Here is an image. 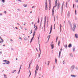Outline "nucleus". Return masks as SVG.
<instances>
[{
  "instance_id": "f257e3e1",
  "label": "nucleus",
  "mask_w": 78,
  "mask_h": 78,
  "mask_svg": "<svg viewBox=\"0 0 78 78\" xmlns=\"http://www.w3.org/2000/svg\"><path fill=\"white\" fill-rule=\"evenodd\" d=\"M57 6V0H55V6H54L53 7V9L52 10V15H53V14H54V8H56V6Z\"/></svg>"
},
{
  "instance_id": "f03ea898",
  "label": "nucleus",
  "mask_w": 78,
  "mask_h": 78,
  "mask_svg": "<svg viewBox=\"0 0 78 78\" xmlns=\"http://www.w3.org/2000/svg\"><path fill=\"white\" fill-rule=\"evenodd\" d=\"M73 25L74 27L73 28V30L74 31H75V29L76 27V24H75V23H73Z\"/></svg>"
},
{
  "instance_id": "7ed1b4c3",
  "label": "nucleus",
  "mask_w": 78,
  "mask_h": 78,
  "mask_svg": "<svg viewBox=\"0 0 78 78\" xmlns=\"http://www.w3.org/2000/svg\"><path fill=\"white\" fill-rule=\"evenodd\" d=\"M34 28H35V29L34 30L35 31H37V29H38V28H37V26H35V25H34Z\"/></svg>"
},
{
  "instance_id": "20e7f679",
  "label": "nucleus",
  "mask_w": 78,
  "mask_h": 78,
  "mask_svg": "<svg viewBox=\"0 0 78 78\" xmlns=\"http://www.w3.org/2000/svg\"><path fill=\"white\" fill-rule=\"evenodd\" d=\"M45 9L46 10H47V9H48V7H47V2H45Z\"/></svg>"
},
{
  "instance_id": "39448f33",
  "label": "nucleus",
  "mask_w": 78,
  "mask_h": 78,
  "mask_svg": "<svg viewBox=\"0 0 78 78\" xmlns=\"http://www.w3.org/2000/svg\"><path fill=\"white\" fill-rule=\"evenodd\" d=\"M60 5V4L59 2H58L57 4V8L58 9H59V6Z\"/></svg>"
},
{
  "instance_id": "423d86ee",
  "label": "nucleus",
  "mask_w": 78,
  "mask_h": 78,
  "mask_svg": "<svg viewBox=\"0 0 78 78\" xmlns=\"http://www.w3.org/2000/svg\"><path fill=\"white\" fill-rule=\"evenodd\" d=\"M61 51L59 52L58 58H60V56H61Z\"/></svg>"
},
{
  "instance_id": "0eeeda50",
  "label": "nucleus",
  "mask_w": 78,
  "mask_h": 78,
  "mask_svg": "<svg viewBox=\"0 0 78 78\" xmlns=\"http://www.w3.org/2000/svg\"><path fill=\"white\" fill-rule=\"evenodd\" d=\"M38 69H39V66H38V65H37L36 67V70H37V71Z\"/></svg>"
},
{
  "instance_id": "6e6552de",
  "label": "nucleus",
  "mask_w": 78,
  "mask_h": 78,
  "mask_svg": "<svg viewBox=\"0 0 78 78\" xmlns=\"http://www.w3.org/2000/svg\"><path fill=\"white\" fill-rule=\"evenodd\" d=\"M39 51H40V54H39V55L38 57L40 58V55H41V49H40V48H39Z\"/></svg>"
},
{
  "instance_id": "1a4fd4ad",
  "label": "nucleus",
  "mask_w": 78,
  "mask_h": 78,
  "mask_svg": "<svg viewBox=\"0 0 78 78\" xmlns=\"http://www.w3.org/2000/svg\"><path fill=\"white\" fill-rule=\"evenodd\" d=\"M47 20L46 19V17H44V27H45V22H46V21Z\"/></svg>"
},
{
  "instance_id": "9d476101",
  "label": "nucleus",
  "mask_w": 78,
  "mask_h": 78,
  "mask_svg": "<svg viewBox=\"0 0 78 78\" xmlns=\"http://www.w3.org/2000/svg\"><path fill=\"white\" fill-rule=\"evenodd\" d=\"M51 30H52V25H51V29H50V31L49 34H51Z\"/></svg>"
},
{
  "instance_id": "9b49d317",
  "label": "nucleus",
  "mask_w": 78,
  "mask_h": 78,
  "mask_svg": "<svg viewBox=\"0 0 78 78\" xmlns=\"http://www.w3.org/2000/svg\"><path fill=\"white\" fill-rule=\"evenodd\" d=\"M75 37L76 38H78V34H75Z\"/></svg>"
},
{
  "instance_id": "f8f14e48",
  "label": "nucleus",
  "mask_w": 78,
  "mask_h": 78,
  "mask_svg": "<svg viewBox=\"0 0 78 78\" xmlns=\"http://www.w3.org/2000/svg\"><path fill=\"white\" fill-rule=\"evenodd\" d=\"M71 76L72 77H76V76L73 75H71Z\"/></svg>"
},
{
  "instance_id": "ddd939ff",
  "label": "nucleus",
  "mask_w": 78,
  "mask_h": 78,
  "mask_svg": "<svg viewBox=\"0 0 78 78\" xmlns=\"http://www.w3.org/2000/svg\"><path fill=\"white\" fill-rule=\"evenodd\" d=\"M51 48L52 49H53V48H54V45L52 44L51 45Z\"/></svg>"
},
{
  "instance_id": "4468645a",
  "label": "nucleus",
  "mask_w": 78,
  "mask_h": 78,
  "mask_svg": "<svg viewBox=\"0 0 78 78\" xmlns=\"http://www.w3.org/2000/svg\"><path fill=\"white\" fill-rule=\"evenodd\" d=\"M36 31H35V30H34V32L33 33V35L34 36V35H35V34L36 33Z\"/></svg>"
},
{
  "instance_id": "2eb2a0df",
  "label": "nucleus",
  "mask_w": 78,
  "mask_h": 78,
  "mask_svg": "<svg viewBox=\"0 0 78 78\" xmlns=\"http://www.w3.org/2000/svg\"><path fill=\"white\" fill-rule=\"evenodd\" d=\"M6 64H10V62H9V61H7L6 63Z\"/></svg>"
},
{
  "instance_id": "dca6fc26",
  "label": "nucleus",
  "mask_w": 78,
  "mask_h": 78,
  "mask_svg": "<svg viewBox=\"0 0 78 78\" xmlns=\"http://www.w3.org/2000/svg\"><path fill=\"white\" fill-rule=\"evenodd\" d=\"M3 42V39L2 38H0V42Z\"/></svg>"
},
{
  "instance_id": "f3484780",
  "label": "nucleus",
  "mask_w": 78,
  "mask_h": 78,
  "mask_svg": "<svg viewBox=\"0 0 78 78\" xmlns=\"http://www.w3.org/2000/svg\"><path fill=\"white\" fill-rule=\"evenodd\" d=\"M27 4H24L23 5V6L24 7H27Z\"/></svg>"
},
{
  "instance_id": "a211bd4d",
  "label": "nucleus",
  "mask_w": 78,
  "mask_h": 78,
  "mask_svg": "<svg viewBox=\"0 0 78 78\" xmlns=\"http://www.w3.org/2000/svg\"><path fill=\"white\" fill-rule=\"evenodd\" d=\"M71 47H72V44H69V47L70 48Z\"/></svg>"
},
{
  "instance_id": "6ab92c4d",
  "label": "nucleus",
  "mask_w": 78,
  "mask_h": 78,
  "mask_svg": "<svg viewBox=\"0 0 78 78\" xmlns=\"http://www.w3.org/2000/svg\"><path fill=\"white\" fill-rule=\"evenodd\" d=\"M61 27H62V26L61 24H60V30H61Z\"/></svg>"
},
{
  "instance_id": "aec40b11",
  "label": "nucleus",
  "mask_w": 78,
  "mask_h": 78,
  "mask_svg": "<svg viewBox=\"0 0 78 78\" xmlns=\"http://www.w3.org/2000/svg\"><path fill=\"white\" fill-rule=\"evenodd\" d=\"M1 1L2 3H5V0H1Z\"/></svg>"
},
{
  "instance_id": "412c9836",
  "label": "nucleus",
  "mask_w": 78,
  "mask_h": 78,
  "mask_svg": "<svg viewBox=\"0 0 78 78\" xmlns=\"http://www.w3.org/2000/svg\"><path fill=\"white\" fill-rule=\"evenodd\" d=\"M71 68L72 69H73L75 68V66H72L71 67Z\"/></svg>"
},
{
  "instance_id": "4be33fe9",
  "label": "nucleus",
  "mask_w": 78,
  "mask_h": 78,
  "mask_svg": "<svg viewBox=\"0 0 78 78\" xmlns=\"http://www.w3.org/2000/svg\"><path fill=\"white\" fill-rule=\"evenodd\" d=\"M29 33L30 34H31L32 33V30H31L30 31V32Z\"/></svg>"
},
{
  "instance_id": "5701e85b",
  "label": "nucleus",
  "mask_w": 78,
  "mask_h": 78,
  "mask_svg": "<svg viewBox=\"0 0 78 78\" xmlns=\"http://www.w3.org/2000/svg\"><path fill=\"white\" fill-rule=\"evenodd\" d=\"M69 55L70 56H71V57H73V55L72 54H70Z\"/></svg>"
},
{
  "instance_id": "b1692460",
  "label": "nucleus",
  "mask_w": 78,
  "mask_h": 78,
  "mask_svg": "<svg viewBox=\"0 0 78 78\" xmlns=\"http://www.w3.org/2000/svg\"><path fill=\"white\" fill-rule=\"evenodd\" d=\"M37 70H35V77H36V74H37Z\"/></svg>"
},
{
  "instance_id": "393cba45",
  "label": "nucleus",
  "mask_w": 78,
  "mask_h": 78,
  "mask_svg": "<svg viewBox=\"0 0 78 78\" xmlns=\"http://www.w3.org/2000/svg\"><path fill=\"white\" fill-rule=\"evenodd\" d=\"M24 41H27V37H25L24 38Z\"/></svg>"
},
{
  "instance_id": "a878e982",
  "label": "nucleus",
  "mask_w": 78,
  "mask_h": 78,
  "mask_svg": "<svg viewBox=\"0 0 78 78\" xmlns=\"http://www.w3.org/2000/svg\"><path fill=\"white\" fill-rule=\"evenodd\" d=\"M64 5V4H62V8L63 7V5Z\"/></svg>"
},
{
  "instance_id": "bb28decb",
  "label": "nucleus",
  "mask_w": 78,
  "mask_h": 78,
  "mask_svg": "<svg viewBox=\"0 0 78 78\" xmlns=\"http://www.w3.org/2000/svg\"><path fill=\"white\" fill-rule=\"evenodd\" d=\"M58 37H57L56 39V42H57V41H58Z\"/></svg>"
},
{
  "instance_id": "cd10ccee",
  "label": "nucleus",
  "mask_w": 78,
  "mask_h": 78,
  "mask_svg": "<svg viewBox=\"0 0 78 78\" xmlns=\"http://www.w3.org/2000/svg\"><path fill=\"white\" fill-rule=\"evenodd\" d=\"M23 25L25 26L26 24V23L25 22L23 23Z\"/></svg>"
},
{
  "instance_id": "c85d7f7f",
  "label": "nucleus",
  "mask_w": 78,
  "mask_h": 78,
  "mask_svg": "<svg viewBox=\"0 0 78 78\" xmlns=\"http://www.w3.org/2000/svg\"><path fill=\"white\" fill-rule=\"evenodd\" d=\"M65 48H67V45H65Z\"/></svg>"
},
{
  "instance_id": "c756f323",
  "label": "nucleus",
  "mask_w": 78,
  "mask_h": 78,
  "mask_svg": "<svg viewBox=\"0 0 78 78\" xmlns=\"http://www.w3.org/2000/svg\"><path fill=\"white\" fill-rule=\"evenodd\" d=\"M4 77H5V78H7V77H6V75H5L4 74Z\"/></svg>"
},
{
  "instance_id": "7c9ffc66",
  "label": "nucleus",
  "mask_w": 78,
  "mask_h": 78,
  "mask_svg": "<svg viewBox=\"0 0 78 78\" xmlns=\"http://www.w3.org/2000/svg\"><path fill=\"white\" fill-rule=\"evenodd\" d=\"M51 5L49 6V10H50V9H51Z\"/></svg>"
},
{
  "instance_id": "2f4dec72",
  "label": "nucleus",
  "mask_w": 78,
  "mask_h": 78,
  "mask_svg": "<svg viewBox=\"0 0 78 78\" xmlns=\"http://www.w3.org/2000/svg\"><path fill=\"white\" fill-rule=\"evenodd\" d=\"M60 44V41H58V46H59V44Z\"/></svg>"
},
{
  "instance_id": "473e14b6",
  "label": "nucleus",
  "mask_w": 78,
  "mask_h": 78,
  "mask_svg": "<svg viewBox=\"0 0 78 78\" xmlns=\"http://www.w3.org/2000/svg\"><path fill=\"white\" fill-rule=\"evenodd\" d=\"M28 30L27 28H24V30H25V31H26V30Z\"/></svg>"
},
{
  "instance_id": "72a5a7b5",
  "label": "nucleus",
  "mask_w": 78,
  "mask_h": 78,
  "mask_svg": "<svg viewBox=\"0 0 78 78\" xmlns=\"http://www.w3.org/2000/svg\"><path fill=\"white\" fill-rule=\"evenodd\" d=\"M16 70H13V72H12V73H14V72H16Z\"/></svg>"
},
{
  "instance_id": "f704fd0d",
  "label": "nucleus",
  "mask_w": 78,
  "mask_h": 78,
  "mask_svg": "<svg viewBox=\"0 0 78 78\" xmlns=\"http://www.w3.org/2000/svg\"><path fill=\"white\" fill-rule=\"evenodd\" d=\"M63 64H65V61H63L62 62Z\"/></svg>"
},
{
  "instance_id": "c9c22d12",
  "label": "nucleus",
  "mask_w": 78,
  "mask_h": 78,
  "mask_svg": "<svg viewBox=\"0 0 78 78\" xmlns=\"http://www.w3.org/2000/svg\"><path fill=\"white\" fill-rule=\"evenodd\" d=\"M57 61V60L55 58V63L56 64V62Z\"/></svg>"
},
{
  "instance_id": "e433bc0d",
  "label": "nucleus",
  "mask_w": 78,
  "mask_h": 78,
  "mask_svg": "<svg viewBox=\"0 0 78 78\" xmlns=\"http://www.w3.org/2000/svg\"><path fill=\"white\" fill-rule=\"evenodd\" d=\"M75 14H76V10H75Z\"/></svg>"
},
{
  "instance_id": "4c0bfd02",
  "label": "nucleus",
  "mask_w": 78,
  "mask_h": 78,
  "mask_svg": "<svg viewBox=\"0 0 78 78\" xmlns=\"http://www.w3.org/2000/svg\"><path fill=\"white\" fill-rule=\"evenodd\" d=\"M34 36L33 35V37L31 39H32L33 40V38H34Z\"/></svg>"
},
{
  "instance_id": "58836bf2",
  "label": "nucleus",
  "mask_w": 78,
  "mask_h": 78,
  "mask_svg": "<svg viewBox=\"0 0 78 78\" xmlns=\"http://www.w3.org/2000/svg\"><path fill=\"white\" fill-rule=\"evenodd\" d=\"M76 3H78V0H76Z\"/></svg>"
},
{
  "instance_id": "ea45409f",
  "label": "nucleus",
  "mask_w": 78,
  "mask_h": 78,
  "mask_svg": "<svg viewBox=\"0 0 78 78\" xmlns=\"http://www.w3.org/2000/svg\"><path fill=\"white\" fill-rule=\"evenodd\" d=\"M66 7H67V3H66Z\"/></svg>"
},
{
  "instance_id": "a19ab883",
  "label": "nucleus",
  "mask_w": 78,
  "mask_h": 78,
  "mask_svg": "<svg viewBox=\"0 0 78 78\" xmlns=\"http://www.w3.org/2000/svg\"><path fill=\"white\" fill-rule=\"evenodd\" d=\"M20 70H19V71L18 72V74H19V73H20Z\"/></svg>"
},
{
  "instance_id": "79ce46f5",
  "label": "nucleus",
  "mask_w": 78,
  "mask_h": 78,
  "mask_svg": "<svg viewBox=\"0 0 78 78\" xmlns=\"http://www.w3.org/2000/svg\"><path fill=\"white\" fill-rule=\"evenodd\" d=\"M19 39H20L21 40H22V38L21 37H19Z\"/></svg>"
},
{
  "instance_id": "37998d69",
  "label": "nucleus",
  "mask_w": 78,
  "mask_h": 78,
  "mask_svg": "<svg viewBox=\"0 0 78 78\" xmlns=\"http://www.w3.org/2000/svg\"><path fill=\"white\" fill-rule=\"evenodd\" d=\"M20 28L21 29H22V28H23V27L21 26V27H20Z\"/></svg>"
},
{
  "instance_id": "c03bdc74",
  "label": "nucleus",
  "mask_w": 78,
  "mask_h": 78,
  "mask_svg": "<svg viewBox=\"0 0 78 78\" xmlns=\"http://www.w3.org/2000/svg\"><path fill=\"white\" fill-rule=\"evenodd\" d=\"M69 23L70 25H72V24L70 22Z\"/></svg>"
},
{
  "instance_id": "a18cd8bd",
  "label": "nucleus",
  "mask_w": 78,
  "mask_h": 78,
  "mask_svg": "<svg viewBox=\"0 0 78 78\" xmlns=\"http://www.w3.org/2000/svg\"><path fill=\"white\" fill-rule=\"evenodd\" d=\"M73 8H75V4H73Z\"/></svg>"
},
{
  "instance_id": "49530a36",
  "label": "nucleus",
  "mask_w": 78,
  "mask_h": 78,
  "mask_svg": "<svg viewBox=\"0 0 78 78\" xmlns=\"http://www.w3.org/2000/svg\"><path fill=\"white\" fill-rule=\"evenodd\" d=\"M39 36L38 37V41H39Z\"/></svg>"
},
{
  "instance_id": "de8ad7c7",
  "label": "nucleus",
  "mask_w": 78,
  "mask_h": 78,
  "mask_svg": "<svg viewBox=\"0 0 78 78\" xmlns=\"http://www.w3.org/2000/svg\"><path fill=\"white\" fill-rule=\"evenodd\" d=\"M48 37H49L48 39H49L50 38V35H49Z\"/></svg>"
},
{
  "instance_id": "09e8293b",
  "label": "nucleus",
  "mask_w": 78,
  "mask_h": 78,
  "mask_svg": "<svg viewBox=\"0 0 78 78\" xmlns=\"http://www.w3.org/2000/svg\"><path fill=\"white\" fill-rule=\"evenodd\" d=\"M31 24H32V25H33V24H34V23H33V22H32L31 23Z\"/></svg>"
},
{
  "instance_id": "8fccbe9b",
  "label": "nucleus",
  "mask_w": 78,
  "mask_h": 78,
  "mask_svg": "<svg viewBox=\"0 0 78 78\" xmlns=\"http://www.w3.org/2000/svg\"><path fill=\"white\" fill-rule=\"evenodd\" d=\"M39 19H38L37 23H39Z\"/></svg>"
},
{
  "instance_id": "3c124183",
  "label": "nucleus",
  "mask_w": 78,
  "mask_h": 78,
  "mask_svg": "<svg viewBox=\"0 0 78 78\" xmlns=\"http://www.w3.org/2000/svg\"><path fill=\"white\" fill-rule=\"evenodd\" d=\"M3 61L4 62H6V60H3Z\"/></svg>"
},
{
  "instance_id": "603ef678",
  "label": "nucleus",
  "mask_w": 78,
  "mask_h": 78,
  "mask_svg": "<svg viewBox=\"0 0 78 78\" xmlns=\"http://www.w3.org/2000/svg\"><path fill=\"white\" fill-rule=\"evenodd\" d=\"M32 41H33V40H32V39H31V41H30V43H31V42H32Z\"/></svg>"
},
{
  "instance_id": "864d4df0",
  "label": "nucleus",
  "mask_w": 78,
  "mask_h": 78,
  "mask_svg": "<svg viewBox=\"0 0 78 78\" xmlns=\"http://www.w3.org/2000/svg\"><path fill=\"white\" fill-rule=\"evenodd\" d=\"M30 74L29 75V76L31 75V72L30 71Z\"/></svg>"
},
{
  "instance_id": "5fc2aeb1",
  "label": "nucleus",
  "mask_w": 78,
  "mask_h": 78,
  "mask_svg": "<svg viewBox=\"0 0 78 78\" xmlns=\"http://www.w3.org/2000/svg\"><path fill=\"white\" fill-rule=\"evenodd\" d=\"M20 69H21V66H20V68L19 70H20Z\"/></svg>"
},
{
  "instance_id": "6e6d98bb",
  "label": "nucleus",
  "mask_w": 78,
  "mask_h": 78,
  "mask_svg": "<svg viewBox=\"0 0 78 78\" xmlns=\"http://www.w3.org/2000/svg\"><path fill=\"white\" fill-rule=\"evenodd\" d=\"M73 51H75V48H73Z\"/></svg>"
},
{
  "instance_id": "4d7b16f0",
  "label": "nucleus",
  "mask_w": 78,
  "mask_h": 78,
  "mask_svg": "<svg viewBox=\"0 0 78 78\" xmlns=\"http://www.w3.org/2000/svg\"><path fill=\"white\" fill-rule=\"evenodd\" d=\"M48 63L49 64H50V61H48Z\"/></svg>"
},
{
  "instance_id": "13d9d810",
  "label": "nucleus",
  "mask_w": 78,
  "mask_h": 78,
  "mask_svg": "<svg viewBox=\"0 0 78 78\" xmlns=\"http://www.w3.org/2000/svg\"><path fill=\"white\" fill-rule=\"evenodd\" d=\"M18 2H21V1H20V0H18Z\"/></svg>"
},
{
  "instance_id": "bf43d9fd",
  "label": "nucleus",
  "mask_w": 78,
  "mask_h": 78,
  "mask_svg": "<svg viewBox=\"0 0 78 78\" xmlns=\"http://www.w3.org/2000/svg\"><path fill=\"white\" fill-rule=\"evenodd\" d=\"M48 21L47 23V25H48Z\"/></svg>"
},
{
  "instance_id": "052dcab7",
  "label": "nucleus",
  "mask_w": 78,
  "mask_h": 78,
  "mask_svg": "<svg viewBox=\"0 0 78 78\" xmlns=\"http://www.w3.org/2000/svg\"><path fill=\"white\" fill-rule=\"evenodd\" d=\"M34 8V6L32 7V8Z\"/></svg>"
},
{
  "instance_id": "680f3d73",
  "label": "nucleus",
  "mask_w": 78,
  "mask_h": 78,
  "mask_svg": "<svg viewBox=\"0 0 78 78\" xmlns=\"http://www.w3.org/2000/svg\"><path fill=\"white\" fill-rule=\"evenodd\" d=\"M2 14L0 13V16H2Z\"/></svg>"
},
{
  "instance_id": "e2e57ef3",
  "label": "nucleus",
  "mask_w": 78,
  "mask_h": 78,
  "mask_svg": "<svg viewBox=\"0 0 78 78\" xmlns=\"http://www.w3.org/2000/svg\"><path fill=\"white\" fill-rule=\"evenodd\" d=\"M4 12H5V13H6V11H4Z\"/></svg>"
},
{
  "instance_id": "0e129e2a",
  "label": "nucleus",
  "mask_w": 78,
  "mask_h": 78,
  "mask_svg": "<svg viewBox=\"0 0 78 78\" xmlns=\"http://www.w3.org/2000/svg\"><path fill=\"white\" fill-rule=\"evenodd\" d=\"M49 63H48V66H49Z\"/></svg>"
},
{
  "instance_id": "69168bd1",
  "label": "nucleus",
  "mask_w": 78,
  "mask_h": 78,
  "mask_svg": "<svg viewBox=\"0 0 78 78\" xmlns=\"http://www.w3.org/2000/svg\"><path fill=\"white\" fill-rule=\"evenodd\" d=\"M15 28H16V29H18V28H17V27H15Z\"/></svg>"
},
{
  "instance_id": "338daca9",
  "label": "nucleus",
  "mask_w": 78,
  "mask_h": 78,
  "mask_svg": "<svg viewBox=\"0 0 78 78\" xmlns=\"http://www.w3.org/2000/svg\"><path fill=\"white\" fill-rule=\"evenodd\" d=\"M17 25H19V23H17Z\"/></svg>"
},
{
  "instance_id": "774afa93",
  "label": "nucleus",
  "mask_w": 78,
  "mask_h": 78,
  "mask_svg": "<svg viewBox=\"0 0 78 78\" xmlns=\"http://www.w3.org/2000/svg\"><path fill=\"white\" fill-rule=\"evenodd\" d=\"M55 24H54V28H55Z\"/></svg>"
}]
</instances>
